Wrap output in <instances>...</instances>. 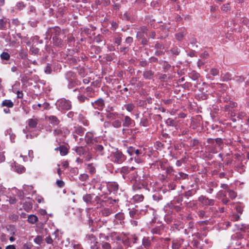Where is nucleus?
<instances>
[{
    "mask_svg": "<svg viewBox=\"0 0 249 249\" xmlns=\"http://www.w3.org/2000/svg\"><path fill=\"white\" fill-rule=\"evenodd\" d=\"M175 206L176 205L171 201L164 206L163 210L167 214H170L172 213L173 210H174Z\"/></svg>",
    "mask_w": 249,
    "mask_h": 249,
    "instance_id": "obj_15",
    "label": "nucleus"
},
{
    "mask_svg": "<svg viewBox=\"0 0 249 249\" xmlns=\"http://www.w3.org/2000/svg\"><path fill=\"white\" fill-rule=\"evenodd\" d=\"M102 213L103 215L107 216L109 215L112 213V211L108 208H105Z\"/></svg>",
    "mask_w": 249,
    "mask_h": 249,
    "instance_id": "obj_54",
    "label": "nucleus"
},
{
    "mask_svg": "<svg viewBox=\"0 0 249 249\" xmlns=\"http://www.w3.org/2000/svg\"><path fill=\"white\" fill-rule=\"evenodd\" d=\"M130 171V167L128 166H123L120 169V173L122 175L123 178L124 179H126L129 172Z\"/></svg>",
    "mask_w": 249,
    "mask_h": 249,
    "instance_id": "obj_18",
    "label": "nucleus"
},
{
    "mask_svg": "<svg viewBox=\"0 0 249 249\" xmlns=\"http://www.w3.org/2000/svg\"><path fill=\"white\" fill-rule=\"evenodd\" d=\"M124 107L128 112H131L134 108L135 106L133 104H125L124 106Z\"/></svg>",
    "mask_w": 249,
    "mask_h": 249,
    "instance_id": "obj_46",
    "label": "nucleus"
},
{
    "mask_svg": "<svg viewBox=\"0 0 249 249\" xmlns=\"http://www.w3.org/2000/svg\"><path fill=\"white\" fill-rule=\"evenodd\" d=\"M154 75V72L151 70L144 71L143 73V76L146 79H151Z\"/></svg>",
    "mask_w": 249,
    "mask_h": 249,
    "instance_id": "obj_30",
    "label": "nucleus"
},
{
    "mask_svg": "<svg viewBox=\"0 0 249 249\" xmlns=\"http://www.w3.org/2000/svg\"><path fill=\"white\" fill-rule=\"evenodd\" d=\"M65 78L68 81L75 80L76 77V73L71 71H67L65 73Z\"/></svg>",
    "mask_w": 249,
    "mask_h": 249,
    "instance_id": "obj_22",
    "label": "nucleus"
},
{
    "mask_svg": "<svg viewBox=\"0 0 249 249\" xmlns=\"http://www.w3.org/2000/svg\"><path fill=\"white\" fill-rule=\"evenodd\" d=\"M25 170V168L23 166H16V171L18 173H22Z\"/></svg>",
    "mask_w": 249,
    "mask_h": 249,
    "instance_id": "obj_59",
    "label": "nucleus"
},
{
    "mask_svg": "<svg viewBox=\"0 0 249 249\" xmlns=\"http://www.w3.org/2000/svg\"><path fill=\"white\" fill-rule=\"evenodd\" d=\"M59 150L60 151V153L62 156H65L67 154L68 150L67 148L64 146L61 145L59 147Z\"/></svg>",
    "mask_w": 249,
    "mask_h": 249,
    "instance_id": "obj_42",
    "label": "nucleus"
},
{
    "mask_svg": "<svg viewBox=\"0 0 249 249\" xmlns=\"http://www.w3.org/2000/svg\"><path fill=\"white\" fill-rule=\"evenodd\" d=\"M106 187L109 192L115 193L119 189V185L117 182L110 181L106 183Z\"/></svg>",
    "mask_w": 249,
    "mask_h": 249,
    "instance_id": "obj_7",
    "label": "nucleus"
},
{
    "mask_svg": "<svg viewBox=\"0 0 249 249\" xmlns=\"http://www.w3.org/2000/svg\"><path fill=\"white\" fill-rule=\"evenodd\" d=\"M140 124V125L143 126H147L149 125V122L147 117L146 116H143L142 118Z\"/></svg>",
    "mask_w": 249,
    "mask_h": 249,
    "instance_id": "obj_38",
    "label": "nucleus"
},
{
    "mask_svg": "<svg viewBox=\"0 0 249 249\" xmlns=\"http://www.w3.org/2000/svg\"><path fill=\"white\" fill-rule=\"evenodd\" d=\"M131 157L130 160H134L137 163H142L144 161V156L134 155Z\"/></svg>",
    "mask_w": 249,
    "mask_h": 249,
    "instance_id": "obj_20",
    "label": "nucleus"
},
{
    "mask_svg": "<svg viewBox=\"0 0 249 249\" xmlns=\"http://www.w3.org/2000/svg\"><path fill=\"white\" fill-rule=\"evenodd\" d=\"M53 44L54 46L59 47L63 48L65 47V43L63 42L62 39L59 38L58 36H53Z\"/></svg>",
    "mask_w": 249,
    "mask_h": 249,
    "instance_id": "obj_14",
    "label": "nucleus"
},
{
    "mask_svg": "<svg viewBox=\"0 0 249 249\" xmlns=\"http://www.w3.org/2000/svg\"><path fill=\"white\" fill-rule=\"evenodd\" d=\"M6 134L9 135L12 142H15V135L12 133V129L11 128L6 130Z\"/></svg>",
    "mask_w": 249,
    "mask_h": 249,
    "instance_id": "obj_47",
    "label": "nucleus"
},
{
    "mask_svg": "<svg viewBox=\"0 0 249 249\" xmlns=\"http://www.w3.org/2000/svg\"><path fill=\"white\" fill-rule=\"evenodd\" d=\"M84 129L80 126H75L73 127L72 132L81 136L84 133Z\"/></svg>",
    "mask_w": 249,
    "mask_h": 249,
    "instance_id": "obj_24",
    "label": "nucleus"
},
{
    "mask_svg": "<svg viewBox=\"0 0 249 249\" xmlns=\"http://www.w3.org/2000/svg\"><path fill=\"white\" fill-rule=\"evenodd\" d=\"M121 115L124 117L123 120V126L125 127H129L133 126L135 125V122L134 120L128 116H124L122 114Z\"/></svg>",
    "mask_w": 249,
    "mask_h": 249,
    "instance_id": "obj_10",
    "label": "nucleus"
},
{
    "mask_svg": "<svg viewBox=\"0 0 249 249\" xmlns=\"http://www.w3.org/2000/svg\"><path fill=\"white\" fill-rule=\"evenodd\" d=\"M92 107L99 110H102L105 106L104 100L102 98H99L94 102L91 103Z\"/></svg>",
    "mask_w": 249,
    "mask_h": 249,
    "instance_id": "obj_12",
    "label": "nucleus"
},
{
    "mask_svg": "<svg viewBox=\"0 0 249 249\" xmlns=\"http://www.w3.org/2000/svg\"><path fill=\"white\" fill-rule=\"evenodd\" d=\"M101 245L103 249H111L110 244L107 242L103 241L101 243Z\"/></svg>",
    "mask_w": 249,
    "mask_h": 249,
    "instance_id": "obj_53",
    "label": "nucleus"
},
{
    "mask_svg": "<svg viewBox=\"0 0 249 249\" xmlns=\"http://www.w3.org/2000/svg\"><path fill=\"white\" fill-rule=\"evenodd\" d=\"M186 206L187 208H191L193 210L197 208V203L194 201L187 202L186 203Z\"/></svg>",
    "mask_w": 249,
    "mask_h": 249,
    "instance_id": "obj_37",
    "label": "nucleus"
},
{
    "mask_svg": "<svg viewBox=\"0 0 249 249\" xmlns=\"http://www.w3.org/2000/svg\"><path fill=\"white\" fill-rule=\"evenodd\" d=\"M83 200L87 204H90L92 199V196L90 194H86L83 197Z\"/></svg>",
    "mask_w": 249,
    "mask_h": 249,
    "instance_id": "obj_34",
    "label": "nucleus"
},
{
    "mask_svg": "<svg viewBox=\"0 0 249 249\" xmlns=\"http://www.w3.org/2000/svg\"><path fill=\"white\" fill-rule=\"evenodd\" d=\"M237 118L239 119H242L246 116V113L243 111L236 112Z\"/></svg>",
    "mask_w": 249,
    "mask_h": 249,
    "instance_id": "obj_62",
    "label": "nucleus"
},
{
    "mask_svg": "<svg viewBox=\"0 0 249 249\" xmlns=\"http://www.w3.org/2000/svg\"><path fill=\"white\" fill-rule=\"evenodd\" d=\"M76 91L84 93L87 96L89 97H93L94 95V90L91 87H88L86 89L84 88H80V89H76L73 90V91Z\"/></svg>",
    "mask_w": 249,
    "mask_h": 249,
    "instance_id": "obj_6",
    "label": "nucleus"
},
{
    "mask_svg": "<svg viewBox=\"0 0 249 249\" xmlns=\"http://www.w3.org/2000/svg\"><path fill=\"white\" fill-rule=\"evenodd\" d=\"M173 174L175 176L174 180L177 182H179L181 180L185 179L187 178L189 176L188 174L182 172H179L178 173V174L175 175H174V174Z\"/></svg>",
    "mask_w": 249,
    "mask_h": 249,
    "instance_id": "obj_16",
    "label": "nucleus"
},
{
    "mask_svg": "<svg viewBox=\"0 0 249 249\" xmlns=\"http://www.w3.org/2000/svg\"><path fill=\"white\" fill-rule=\"evenodd\" d=\"M240 216L238 214H233L231 216V220L233 221H236L240 219Z\"/></svg>",
    "mask_w": 249,
    "mask_h": 249,
    "instance_id": "obj_64",
    "label": "nucleus"
},
{
    "mask_svg": "<svg viewBox=\"0 0 249 249\" xmlns=\"http://www.w3.org/2000/svg\"><path fill=\"white\" fill-rule=\"evenodd\" d=\"M236 116V112L234 110H231V119L233 122H235L236 121V118L235 117Z\"/></svg>",
    "mask_w": 249,
    "mask_h": 249,
    "instance_id": "obj_58",
    "label": "nucleus"
},
{
    "mask_svg": "<svg viewBox=\"0 0 249 249\" xmlns=\"http://www.w3.org/2000/svg\"><path fill=\"white\" fill-rule=\"evenodd\" d=\"M55 105L57 109L61 112H65L71 108V101L65 98L58 100L55 103Z\"/></svg>",
    "mask_w": 249,
    "mask_h": 249,
    "instance_id": "obj_1",
    "label": "nucleus"
},
{
    "mask_svg": "<svg viewBox=\"0 0 249 249\" xmlns=\"http://www.w3.org/2000/svg\"><path fill=\"white\" fill-rule=\"evenodd\" d=\"M210 74L213 76H217L219 75V70L215 68H212L210 70Z\"/></svg>",
    "mask_w": 249,
    "mask_h": 249,
    "instance_id": "obj_56",
    "label": "nucleus"
},
{
    "mask_svg": "<svg viewBox=\"0 0 249 249\" xmlns=\"http://www.w3.org/2000/svg\"><path fill=\"white\" fill-rule=\"evenodd\" d=\"M25 5L22 2H18L17 3V8L19 10H22L25 7Z\"/></svg>",
    "mask_w": 249,
    "mask_h": 249,
    "instance_id": "obj_63",
    "label": "nucleus"
},
{
    "mask_svg": "<svg viewBox=\"0 0 249 249\" xmlns=\"http://www.w3.org/2000/svg\"><path fill=\"white\" fill-rule=\"evenodd\" d=\"M28 125L30 128H35L38 124V120L37 119L31 118L27 121Z\"/></svg>",
    "mask_w": 249,
    "mask_h": 249,
    "instance_id": "obj_19",
    "label": "nucleus"
},
{
    "mask_svg": "<svg viewBox=\"0 0 249 249\" xmlns=\"http://www.w3.org/2000/svg\"><path fill=\"white\" fill-rule=\"evenodd\" d=\"M38 220L37 216L34 214H31L28 217V221L31 224H35Z\"/></svg>",
    "mask_w": 249,
    "mask_h": 249,
    "instance_id": "obj_36",
    "label": "nucleus"
},
{
    "mask_svg": "<svg viewBox=\"0 0 249 249\" xmlns=\"http://www.w3.org/2000/svg\"><path fill=\"white\" fill-rule=\"evenodd\" d=\"M198 201L204 206H213L214 204L215 200L209 199L205 196H201L198 198Z\"/></svg>",
    "mask_w": 249,
    "mask_h": 249,
    "instance_id": "obj_5",
    "label": "nucleus"
},
{
    "mask_svg": "<svg viewBox=\"0 0 249 249\" xmlns=\"http://www.w3.org/2000/svg\"><path fill=\"white\" fill-rule=\"evenodd\" d=\"M237 104L235 102L231 101L228 104L225 106V110L226 111H231L232 110L231 109H232L236 106Z\"/></svg>",
    "mask_w": 249,
    "mask_h": 249,
    "instance_id": "obj_31",
    "label": "nucleus"
},
{
    "mask_svg": "<svg viewBox=\"0 0 249 249\" xmlns=\"http://www.w3.org/2000/svg\"><path fill=\"white\" fill-rule=\"evenodd\" d=\"M47 118L49 121L50 123L53 125H57L60 122L58 119L55 116H49Z\"/></svg>",
    "mask_w": 249,
    "mask_h": 249,
    "instance_id": "obj_21",
    "label": "nucleus"
},
{
    "mask_svg": "<svg viewBox=\"0 0 249 249\" xmlns=\"http://www.w3.org/2000/svg\"><path fill=\"white\" fill-rule=\"evenodd\" d=\"M151 239L149 237H144L142 240V246L145 248L148 249L151 246Z\"/></svg>",
    "mask_w": 249,
    "mask_h": 249,
    "instance_id": "obj_23",
    "label": "nucleus"
},
{
    "mask_svg": "<svg viewBox=\"0 0 249 249\" xmlns=\"http://www.w3.org/2000/svg\"><path fill=\"white\" fill-rule=\"evenodd\" d=\"M163 230V227L162 225L158 226H156L151 230V232L152 234L160 235L162 234V231Z\"/></svg>",
    "mask_w": 249,
    "mask_h": 249,
    "instance_id": "obj_17",
    "label": "nucleus"
},
{
    "mask_svg": "<svg viewBox=\"0 0 249 249\" xmlns=\"http://www.w3.org/2000/svg\"><path fill=\"white\" fill-rule=\"evenodd\" d=\"M228 193L229 197L232 199H234L237 196L236 193L233 190H230Z\"/></svg>",
    "mask_w": 249,
    "mask_h": 249,
    "instance_id": "obj_57",
    "label": "nucleus"
},
{
    "mask_svg": "<svg viewBox=\"0 0 249 249\" xmlns=\"http://www.w3.org/2000/svg\"><path fill=\"white\" fill-rule=\"evenodd\" d=\"M118 114L117 112H109L107 113V117L110 120H115L117 118Z\"/></svg>",
    "mask_w": 249,
    "mask_h": 249,
    "instance_id": "obj_33",
    "label": "nucleus"
},
{
    "mask_svg": "<svg viewBox=\"0 0 249 249\" xmlns=\"http://www.w3.org/2000/svg\"><path fill=\"white\" fill-rule=\"evenodd\" d=\"M235 226L236 227L237 230L245 231V229L247 227V226L244 224H235Z\"/></svg>",
    "mask_w": 249,
    "mask_h": 249,
    "instance_id": "obj_52",
    "label": "nucleus"
},
{
    "mask_svg": "<svg viewBox=\"0 0 249 249\" xmlns=\"http://www.w3.org/2000/svg\"><path fill=\"white\" fill-rule=\"evenodd\" d=\"M9 21V19L5 18L0 19V29L6 30L7 28V22Z\"/></svg>",
    "mask_w": 249,
    "mask_h": 249,
    "instance_id": "obj_29",
    "label": "nucleus"
},
{
    "mask_svg": "<svg viewBox=\"0 0 249 249\" xmlns=\"http://www.w3.org/2000/svg\"><path fill=\"white\" fill-rule=\"evenodd\" d=\"M129 213L130 217L136 218L139 215V211L135 209H132L129 211Z\"/></svg>",
    "mask_w": 249,
    "mask_h": 249,
    "instance_id": "obj_41",
    "label": "nucleus"
},
{
    "mask_svg": "<svg viewBox=\"0 0 249 249\" xmlns=\"http://www.w3.org/2000/svg\"><path fill=\"white\" fill-rule=\"evenodd\" d=\"M238 83H242L245 80V78L242 76H236L233 79Z\"/></svg>",
    "mask_w": 249,
    "mask_h": 249,
    "instance_id": "obj_61",
    "label": "nucleus"
},
{
    "mask_svg": "<svg viewBox=\"0 0 249 249\" xmlns=\"http://www.w3.org/2000/svg\"><path fill=\"white\" fill-rule=\"evenodd\" d=\"M171 228L173 229V230H177L178 231H179L181 229L183 228L182 223L181 222L175 223L171 227Z\"/></svg>",
    "mask_w": 249,
    "mask_h": 249,
    "instance_id": "obj_45",
    "label": "nucleus"
},
{
    "mask_svg": "<svg viewBox=\"0 0 249 249\" xmlns=\"http://www.w3.org/2000/svg\"><path fill=\"white\" fill-rule=\"evenodd\" d=\"M122 125V122L120 120H115L114 121H113L112 123V125L114 128H120L121 126Z\"/></svg>",
    "mask_w": 249,
    "mask_h": 249,
    "instance_id": "obj_49",
    "label": "nucleus"
},
{
    "mask_svg": "<svg viewBox=\"0 0 249 249\" xmlns=\"http://www.w3.org/2000/svg\"><path fill=\"white\" fill-rule=\"evenodd\" d=\"M74 150L76 153L80 156L83 155L85 153V149L84 147L82 146L76 147Z\"/></svg>",
    "mask_w": 249,
    "mask_h": 249,
    "instance_id": "obj_48",
    "label": "nucleus"
},
{
    "mask_svg": "<svg viewBox=\"0 0 249 249\" xmlns=\"http://www.w3.org/2000/svg\"><path fill=\"white\" fill-rule=\"evenodd\" d=\"M79 94L77 96V99L80 102H84L86 100L88 99L87 97L85 96V94L84 93H82L81 92H79Z\"/></svg>",
    "mask_w": 249,
    "mask_h": 249,
    "instance_id": "obj_43",
    "label": "nucleus"
},
{
    "mask_svg": "<svg viewBox=\"0 0 249 249\" xmlns=\"http://www.w3.org/2000/svg\"><path fill=\"white\" fill-rule=\"evenodd\" d=\"M23 209L25 211L28 212H29L33 207V203L31 201H26L23 203Z\"/></svg>",
    "mask_w": 249,
    "mask_h": 249,
    "instance_id": "obj_27",
    "label": "nucleus"
},
{
    "mask_svg": "<svg viewBox=\"0 0 249 249\" xmlns=\"http://www.w3.org/2000/svg\"><path fill=\"white\" fill-rule=\"evenodd\" d=\"M137 177V174H129L128 175L127 178L129 180H130L131 183H133V181L135 182V180H137L136 179Z\"/></svg>",
    "mask_w": 249,
    "mask_h": 249,
    "instance_id": "obj_51",
    "label": "nucleus"
},
{
    "mask_svg": "<svg viewBox=\"0 0 249 249\" xmlns=\"http://www.w3.org/2000/svg\"><path fill=\"white\" fill-rule=\"evenodd\" d=\"M46 34L48 36H58L63 34V32L61 30L59 27L55 26L54 27L49 28Z\"/></svg>",
    "mask_w": 249,
    "mask_h": 249,
    "instance_id": "obj_3",
    "label": "nucleus"
},
{
    "mask_svg": "<svg viewBox=\"0 0 249 249\" xmlns=\"http://www.w3.org/2000/svg\"><path fill=\"white\" fill-rule=\"evenodd\" d=\"M1 106L7 107H13L14 106V103L10 100H4L1 103Z\"/></svg>",
    "mask_w": 249,
    "mask_h": 249,
    "instance_id": "obj_32",
    "label": "nucleus"
},
{
    "mask_svg": "<svg viewBox=\"0 0 249 249\" xmlns=\"http://www.w3.org/2000/svg\"><path fill=\"white\" fill-rule=\"evenodd\" d=\"M43 240L42 236L40 235H37L35 239H34V242L36 244L40 245L41 243H42Z\"/></svg>",
    "mask_w": 249,
    "mask_h": 249,
    "instance_id": "obj_55",
    "label": "nucleus"
},
{
    "mask_svg": "<svg viewBox=\"0 0 249 249\" xmlns=\"http://www.w3.org/2000/svg\"><path fill=\"white\" fill-rule=\"evenodd\" d=\"M0 57L2 60H8L10 58V55L9 53L7 52H2L0 55Z\"/></svg>",
    "mask_w": 249,
    "mask_h": 249,
    "instance_id": "obj_44",
    "label": "nucleus"
},
{
    "mask_svg": "<svg viewBox=\"0 0 249 249\" xmlns=\"http://www.w3.org/2000/svg\"><path fill=\"white\" fill-rule=\"evenodd\" d=\"M86 239L88 242L90 244H95L97 243L96 237L92 234H87L86 235Z\"/></svg>",
    "mask_w": 249,
    "mask_h": 249,
    "instance_id": "obj_28",
    "label": "nucleus"
},
{
    "mask_svg": "<svg viewBox=\"0 0 249 249\" xmlns=\"http://www.w3.org/2000/svg\"><path fill=\"white\" fill-rule=\"evenodd\" d=\"M93 148L95 152L100 156H104L105 154L104 147L103 145L95 143L93 145Z\"/></svg>",
    "mask_w": 249,
    "mask_h": 249,
    "instance_id": "obj_13",
    "label": "nucleus"
},
{
    "mask_svg": "<svg viewBox=\"0 0 249 249\" xmlns=\"http://www.w3.org/2000/svg\"><path fill=\"white\" fill-rule=\"evenodd\" d=\"M78 120L79 122L85 126H88L89 122L86 117L82 114H79L78 116Z\"/></svg>",
    "mask_w": 249,
    "mask_h": 249,
    "instance_id": "obj_25",
    "label": "nucleus"
},
{
    "mask_svg": "<svg viewBox=\"0 0 249 249\" xmlns=\"http://www.w3.org/2000/svg\"><path fill=\"white\" fill-rule=\"evenodd\" d=\"M196 193V190H194L193 189L189 190L188 191L185 192L183 194V196L187 198H188L189 197L193 196Z\"/></svg>",
    "mask_w": 249,
    "mask_h": 249,
    "instance_id": "obj_40",
    "label": "nucleus"
},
{
    "mask_svg": "<svg viewBox=\"0 0 249 249\" xmlns=\"http://www.w3.org/2000/svg\"><path fill=\"white\" fill-rule=\"evenodd\" d=\"M44 71L47 74H50L52 72V67L50 64H48L46 66Z\"/></svg>",
    "mask_w": 249,
    "mask_h": 249,
    "instance_id": "obj_60",
    "label": "nucleus"
},
{
    "mask_svg": "<svg viewBox=\"0 0 249 249\" xmlns=\"http://www.w3.org/2000/svg\"><path fill=\"white\" fill-rule=\"evenodd\" d=\"M87 169L91 175H93L96 172L95 167L93 165L92 163L88 164Z\"/></svg>",
    "mask_w": 249,
    "mask_h": 249,
    "instance_id": "obj_35",
    "label": "nucleus"
},
{
    "mask_svg": "<svg viewBox=\"0 0 249 249\" xmlns=\"http://www.w3.org/2000/svg\"><path fill=\"white\" fill-rule=\"evenodd\" d=\"M200 75L196 71H193L190 74V77L193 80H196L198 79Z\"/></svg>",
    "mask_w": 249,
    "mask_h": 249,
    "instance_id": "obj_50",
    "label": "nucleus"
},
{
    "mask_svg": "<svg viewBox=\"0 0 249 249\" xmlns=\"http://www.w3.org/2000/svg\"><path fill=\"white\" fill-rule=\"evenodd\" d=\"M110 160L114 163L121 164L126 159L125 156L120 151L116 150L111 153L110 155Z\"/></svg>",
    "mask_w": 249,
    "mask_h": 249,
    "instance_id": "obj_2",
    "label": "nucleus"
},
{
    "mask_svg": "<svg viewBox=\"0 0 249 249\" xmlns=\"http://www.w3.org/2000/svg\"><path fill=\"white\" fill-rule=\"evenodd\" d=\"M144 198V196L142 195H136L133 196V200L136 202H142Z\"/></svg>",
    "mask_w": 249,
    "mask_h": 249,
    "instance_id": "obj_39",
    "label": "nucleus"
},
{
    "mask_svg": "<svg viewBox=\"0 0 249 249\" xmlns=\"http://www.w3.org/2000/svg\"><path fill=\"white\" fill-rule=\"evenodd\" d=\"M142 188H146V185L143 181L140 180H135V181L133 183L132 189L133 191H138Z\"/></svg>",
    "mask_w": 249,
    "mask_h": 249,
    "instance_id": "obj_11",
    "label": "nucleus"
},
{
    "mask_svg": "<svg viewBox=\"0 0 249 249\" xmlns=\"http://www.w3.org/2000/svg\"><path fill=\"white\" fill-rule=\"evenodd\" d=\"M127 152L129 156L139 155L144 156L143 150L141 149H136L132 146L128 147L127 148Z\"/></svg>",
    "mask_w": 249,
    "mask_h": 249,
    "instance_id": "obj_4",
    "label": "nucleus"
},
{
    "mask_svg": "<svg viewBox=\"0 0 249 249\" xmlns=\"http://www.w3.org/2000/svg\"><path fill=\"white\" fill-rule=\"evenodd\" d=\"M53 133L55 136L66 137L70 133V131L66 127H63L56 129Z\"/></svg>",
    "mask_w": 249,
    "mask_h": 249,
    "instance_id": "obj_9",
    "label": "nucleus"
},
{
    "mask_svg": "<svg viewBox=\"0 0 249 249\" xmlns=\"http://www.w3.org/2000/svg\"><path fill=\"white\" fill-rule=\"evenodd\" d=\"M221 81L227 82L232 79V75L229 72H226L221 74Z\"/></svg>",
    "mask_w": 249,
    "mask_h": 249,
    "instance_id": "obj_26",
    "label": "nucleus"
},
{
    "mask_svg": "<svg viewBox=\"0 0 249 249\" xmlns=\"http://www.w3.org/2000/svg\"><path fill=\"white\" fill-rule=\"evenodd\" d=\"M85 139L87 143L89 144H91L93 145L97 142V138L94 137V135L92 132H87Z\"/></svg>",
    "mask_w": 249,
    "mask_h": 249,
    "instance_id": "obj_8",
    "label": "nucleus"
}]
</instances>
